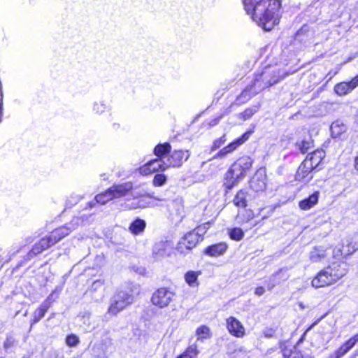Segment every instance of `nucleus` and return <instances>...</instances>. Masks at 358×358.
I'll return each mask as SVG.
<instances>
[{
	"label": "nucleus",
	"instance_id": "f257e3e1",
	"mask_svg": "<svg viewBox=\"0 0 358 358\" xmlns=\"http://www.w3.org/2000/svg\"><path fill=\"white\" fill-rule=\"evenodd\" d=\"M246 13L264 31H271L281 17V0H242Z\"/></svg>",
	"mask_w": 358,
	"mask_h": 358
},
{
	"label": "nucleus",
	"instance_id": "f03ea898",
	"mask_svg": "<svg viewBox=\"0 0 358 358\" xmlns=\"http://www.w3.org/2000/svg\"><path fill=\"white\" fill-rule=\"evenodd\" d=\"M75 229V224L72 222L55 228L48 235L40 238L34 244L28 252V257L33 258L42 253L68 236Z\"/></svg>",
	"mask_w": 358,
	"mask_h": 358
},
{
	"label": "nucleus",
	"instance_id": "7ed1b4c3",
	"mask_svg": "<svg viewBox=\"0 0 358 358\" xmlns=\"http://www.w3.org/2000/svg\"><path fill=\"white\" fill-rule=\"evenodd\" d=\"M348 273L345 262H334L320 271L312 280V286L321 288L331 285L345 276Z\"/></svg>",
	"mask_w": 358,
	"mask_h": 358
},
{
	"label": "nucleus",
	"instance_id": "20e7f679",
	"mask_svg": "<svg viewBox=\"0 0 358 358\" xmlns=\"http://www.w3.org/2000/svg\"><path fill=\"white\" fill-rule=\"evenodd\" d=\"M285 77V75L281 74L280 70L266 69L260 74L256 75L251 85L257 92L259 93L264 89L278 83Z\"/></svg>",
	"mask_w": 358,
	"mask_h": 358
},
{
	"label": "nucleus",
	"instance_id": "39448f33",
	"mask_svg": "<svg viewBox=\"0 0 358 358\" xmlns=\"http://www.w3.org/2000/svg\"><path fill=\"white\" fill-rule=\"evenodd\" d=\"M134 302V296L126 291H118L111 299L108 313L116 315Z\"/></svg>",
	"mask_w": 358,
	"mask_h": 358
},
{
	"label": "nucleus",
	"instance_id": "423d86ee",
	"mask_svg": "<svg viewBox=\"0 0 358 358\" xmlns=\"http://www.w3.org/2000/svg\"><path fill=\"white\" fill-rule=\"evenodd\" d=\"M252 166L250 157H243L235 162L227 173L226 179H240L247 176V172Z\"/></svg>",
	"mask_w": 358,
	"mask_h": 358
},
{
	"label": "nucleus",
	"instance_id": "0eeeda50",
	"mask_svg": "<svg viewBox=\"0 0 358 358\" xmlns=\"http://www.w3.org/2000/svg\"><path fill=\"white\" fill-rule=\"evenodd\" d=\"M176 293L170 288L160 287L152 295V303L159 308L167 307L174 299Z\"/></svg>",
	"mask_w": 358,
	"mask_h": 358
},
{
	"label": "nucleus",
	"instance_id": "6e6552de",
	"mask_svg": "<svg viewBox=\"0 0 358 358\" xmlns=\"http://www.w3.org/2000/svg\"><path fill=\"white\" fill-rule=\"evenodd\" d=\"M190 156L188 150H174L166 157L164 171L169 167H179L187 161Z\"/></svg>",
	"mask_w": 358,
	"mask_h": 358
},
{
	"label": "nucleus",
	"instance_id": "1a4fd4ad",
	"mask_svg": "<svg viewBox=\"0 0 358 358\" xmlns=\"http://www.w3.org/2000/svg\"><path fill=\"white\" fill-rule=\"evenodd\" d=\"M358 250V234H353L346 237L343 240L342 247L338 248L335 253L338 255L347 257Z\"/></svg>",
	"mask_w": 358,
	"mask_h": 358
},
{
	"label": "nucleus",
	"instance_id": "9d476101",
	"mask_svg": "<svg viewBox=\"0 0 358 358\" xmlns=\"http://www.w3.org/2000/svg\"><path fill=\"white\" fill-rule=\"evenodd\" d=\"M325 157V152L323 150H316L308 154L304 161L302 162L301 171L304 168L315 169L321 164Z\"/></svg>",
	"mask_w": 358,
	"mask_h": 358
},
{
	"label": "nucleus",
	"instance_id": "9b49d317",
	"mask_svg": "<svg viewBox=\"0 0 358 358\" xmlns=\"http://www.w3.org/2000/svg\"><path fill=\"white\" fill-rule=\"evenodd\" d=\"M165 161L162 159H156L152 160L138 169L139 173L142 176H149L153 173L157 171H164L165 167Z\"/></svg>",
	"mask_w": 358,
	"mask_h": 358
},
{
	"label": "nucleus",
	"instance_id": "f8f14e48",
	"mask_svg": "<svg viewBox=\"0 0 358 358\" xmlns=\"http://www.w3.org/2000/svg\"><path fill=\"white\" fill-rule=\"evenodd\" d=\"M289 275L287 271L285 268H281L271 275L269 278L265 281V285L268 290H272L276 285L282 282L287 280Z\"/></svg>",
	"mask_w": 358,
	"mask_h": 358
},
{
	"label": "nucleus",
	"instance_id": "ddd939ff",
	"mask_svg": "<svg viewBox=\"0 0 358 358\" xmlns=\"http://www.w3.org/2000/svg\"><path fill=\"white\" fill-rule=\"evenodd\" d=\"M170 215L176 221L180 222L185 217V208L182 198H176L169 205Z\"/></svg>",
	"mask_w": 358,
	"mask_h": 358
},
{
	"label": "nucleus",
	"instance_id": "4468645a",
	"mask_svg": "<svg viewBox=\"0 0 358 358\" xmlns=\"http://www.w3.org/2000/svg\"><path fill=\"white\" fill-rule=\"evenodd\" d=\"M227 328L229 332L237 337L241 338L245 335V328L242 323L235 317L231 316L226 320Z\"/></svg>",
	"mask_w": 358,
	"mask_h": 358
},
{
	"label": "nucleus",
	"instance_id": "2eb2a0df",
	"mask_svg": "<svg viewBox=\"0 0 358 358\" xmlns=\"http://www.w3.org/2000/svg\"><path fill=\"white\" fill-rule=\"evenodd\" d=\"M171 251V245L167 241H160L153 247L152 255L155 259H159L169 256Z\"/></svg>",
	"mask_w": 358,
	"mask_h": 358
},
{
	"label": "nucleus",
	"instance_id": "dca6fc26",
	"mask_svg": "<svg viewBox=\"0 0 358 358\" xmlns=\"http://www.w3.org/2000/svg\"><path fill=\"white\" fill-rule=\"evenodd\" d=\"M358 342V334L348 339L342 346L329 356V358H341Z\"/></svg>",
	"mask_w": 358,
	"mask_h": 358
},
{
	"label": "nucleus",
	"instance_id": "f3484780",
	"mask_svg": "<svg viewBox=\"0 0 358 358\" xmlns=\"http://www.w3.org/2000/svg\"><path fill=\"white\" fill-rule=\"evenodd\" d=\"M51 306V301H44L34 312L30 320L31 327L38 323L45 315Z\"/></svg>",
	"mask_w": 358,
	"mask_h": 358
},
{
	"label": "nucleus",
	"instance_id": "a211bd4d",
	"mask_svg": "<svg viewBox=\"0 0 358 358\" xmlns=\"http://www.w3.org/2000/svg\"><path fill=\"white\" fill-rule=\"evenodd\" d=\"M137 194H139L140 197L135 202L132 203V208H144L148 207H155L157 206V203L155 202V200L157 201H162V199H153L152 196H145L144 193H136Z\"/></svg>",
	"mask_w": 358,
	"mask_h": 358
},
{
	"label": "nucleus",
	"instance_id": "6ab92c4d",
	"mask_svg": "<svg viewBox=\"0 0 358 358\" xmlns=\"http://www.w3.org/2000/svg\"><path fill=\"white\" fill-rule=\"evenodd\" d=\"M110 191L113 198H119L123 196L131 190H134L133 184L131 182H127L120 185H115L111 187Z\"/></svg>",
	"mask_w": 358,
	"mask_h": 358
},
{
	"label": "nucleus",
	"instance_id": "aec40b11",
	"mask_svg": "<svg viewBox=\"0 0 358 358\" xmlns=\"http://www.w3.org/2000/svg\"><path fill=\"white\" fill-rule=\"evenodd\" d=\"M227 243L222 242L208 246L205 250V254L210 257H218L222 255L227 250Z\"/></svg>",
	"mask_w": 358,
	"mask_h": 358
},
{
	"label": "nucleus",
	"instance_id": "412c9836",
	"mask_svg": "<svg viewBox=\"0 0 358 358\" xmlns=\"http://www.w3.org/2000/svg\"><path fill=\"white\" fill-rule=\"evenodd\" d=\"M257 94L252 85H250L237 96L236 101L238 105L243 104Z\"/></svg>",
	"mask_w": 358,
	"mask_h": 358
},
{
	"label": "nucleus",
	"instance_id": "4be33fe9",
	"mask_svg": "<svg viewBox=\"0 0 358 358\" xmlns=\"http://www.w3.org/2000/svg\"><path fill=\"white\" fill-rule=\"evenodd\" d=\"M357 85L351 80L350 82H342L335 85L334 92L339 96L345 95Z\"/></svg>",
	"mask_w": 358,
	"mask_h": 358
},
{
	"label": "nucleus",
	"instance_id": "5701e85b",
	"mask_svg": "<svg viewBox=\"0 0 358 358\" xmlns=\"http://www.w3.org/2000/svg\"><path fill=\"white\" fill-rule=\"evenodd\" d=\"M103 297V282L100 280H95L91 285V299L96 301Z\"/></svg>",
	"mask_w": 358,
	"mask_h": 358
},
{
	"label": "nucleus",
	"instance_id": "b1692460",
	"mask_svg": "<svg viewBox=\"0 0 358 358\" xmlns=\"http://www.w3.org/2000/svg\"><path fill=\"white\" fill-rule=\"evenodd\" d=\"M319 192H315L308 198L301 201L299 206L301 210H307L315 206L318 202Z\"/></svg>",
	"mask_w": 358,
	"mask_h": 358
},
{
	"label": "nucleus",
	"instance_id": "393cba45",
	"mask_svg": "<svg viewBox=\"0 0 358 358\" xmlns=\"http://www.w3.org/2000/svg\"><path fill=\"white\" fill-rule=\"evenodd\" d=\"M145 227V221L140 218H136L130 224L129 230L133 235L138 236L144 232Z\"/></svg>",
	"mask_w": 358,
	"mask_h": 358
},
{
	"label": "nucleus",
	"instance_id": "a878e982",
	"mask_svg": "<svg viewBox=\"0 0 358 358\" xmlns=\"http://www.w3.org/2000/svg\"><path fill=\"white\" fill-rule=\"evenodd\" d=\"M253 218V211L250 209H246L245 208L240 209L238 211L237 215L236 217V222L240 224L248 222Z\"/></svg>",
	"mask_w": 358,
	"mask_h": 358
},
{
	"label": "nucleus",
	"instance_id": "bb28decb",
	"mask_svg": "<svg viewBox=\"0 0 358 358\" xmlns=\"http://www.w3.org/2000/svg\"><path fill=\"white\" fill-rule=\"evenodd\" d=\"M326 257V250L322 247L315 248L310 253V259L313 262H319Z\"/></svg>",
	"mask_w": 358,
	"mask_h": 358
},
{
	"label": "nucleus",
	"instance_id": "cd10ccee",
	"mask_svg": "<svg viewBox=\"0 0 358 358\" xmlns=\"http://www.w3.org/2000/svg\"><path fill=\"white\" fill-rule=\"evenodd\" d=\"M171 150V146L169 143H165L163 144H159L157 145L155 149H154V153L155 155L158 157V159H162L163 161H165L164 156L169 153Z\"/></svg>",
	"mask_w": 358,
	"mask_h": 358
},
{
	"label": "nucleus",
	"instance_id": "c85d7f7f",
	"mask_svg": "<svg viewBox=\"0 0 358 358\" xmlns=\"http://www.w3.org/2000/svg\"><path fill=\"white\" fill-rule=\"evenodd\" d=\"M183 241H186L189 247L194 248L201 241L196 231H192L186 234L183 237Z\"/></svg>",
	"mask_w": 358,
	"mask_h": 358
},
{
	"label": "nucleus",
	"instance_id": "c756f323",
	"mask_svg": "<svg viewBox=\"0 0 358 358\" xmlns=\"http://www.w3.org/2000/svg\"><path fill=\"white\" fill-rule=\"evenodd\" d=\"M347 129V127L340 120L334 122L331 125V131L334 137H338L344 133Z\"/></svg>",
	"mask_w": 358,
	"mask_h": 358
},
{
	"label": "nucleus",
	"instance_id": "7c9ffc66",
	"mask_svg": "<svg viewBox=\"0 0 358 358\" xmlns=\"http://www.w3.org/2000/svg\"><path fill=\"white\" fill-rule=\"evenodd\" d=\"M251 134L250 131H247L244 133L241 137L235 140L234 141L229 143L227 148L230 151V152L235 150L238 147L243 144L249 138Z\"/></svg>",
	"mask_w": 358,
	"mask_h": 358
},
{
	"label": "nucleus",
	"instance_id": "2f4dec72",
	"mask_svg": "<svg viewBox=\"0 0 358 358\" xmlns=\"http://www.w3.org/2000/svg\"><path fill=\"white\" fill-rule=\"evenodd\" d=\"M210 329L208 326L201 325L196 330V336L198 341H203L205 339H208L211 337Z\"/></svg>",
	"mask_w": 358,
	"mask_h": 358
},
{
	"label": "nucleus",
	"instance_id": "473e14b6",
	"mask_svg": "<svg viewBox=\"0 0 358 358\" xmlns=\"http://www.w3.org/2000/svg\"><path fill=\"white\" fill-rule=\"evenodd\" d=\"M296 147L304 154L313 147V141L310 138L296 143Z\"/></svg>",
	"mask_w": 358,
	"mask_h": 358
},
{
	"label": "nucleus",
	"instance_id": "72a5a7b5",
	"mask_svg": "<svg viewBox=\"0 0 358 358\" xmlns=\"http://www.w3.org/2000/svg\"><path fill=\"white\" fill-rule=\"evenodd\" d=\"M233 202L236 206L241 208V209L246 208L247 201L245 192L239 191L235 196Z\"/></svg>",
	"mask_w": 358,
	"mask_h": 358
},
{
	"label": "nucleus",
	"instance_id": "f704fd0d",
	"mask_svg": "<svg viewBox=\"0 0 358 358\" xmlns=\"http://www.w3.org/2000/svg\"><path fill=\"white\" fill-rule=\"evenodd\" d=\"M113 199V195L109 189L104 193L99 194L95 196V200L96 203L101 204H104Z\"/></svg>",
	"mask_w": 358,
	"mask_h": 358
},
{
	"label": "nucleus",
	"instance_id": "c9c22d12",
	"mask_svg": "<svg viewBox=\"0 0 358 358\" xmlns=\"http://www.w3.org/2000/svg\"><path fill=\"white\" fill-rule=\"evenodd\" d=\"M197 278L198 274L194 271H188L185 275V279L186 282L191 287H195L198 285Z\"/></svg>",
	"mask_w": 358,
	"mask_h": 358
},
{
	"label": "nucleus",
	"instance_id": "e433bc0d",
	"mask_svg": "<svg viewBox=\"0 0 358 358\" xmlns=\"http://www.w3.org/2000/svg\"><path fill=\"white\" fill-rule=\"evenodd\" d=\"M229 235L231 239L239 241L244 237V232L241 228H234L229 230Z\"/></svg>",
	"mask_w": 358,
	"mask_h": 358
},
{
	"label": "nucleus",
	"instance_id": "4c0bfd02",
	"mask_svg": "<svg viewBox=\"0 0 358 358\" xmlns=\"http://www.w3.org/2000/svg\"><path fill=\"white\" fill-rule=\"evenodd\" d=\"M250 187L255 192H262L266 188L264 180H249Z\"/></svg>",
	"mask_w": 358,
	"mask_h": 358
},
{
	"label": "nucleus",
	"instance_id": "58836bf2",
	"mask_svg": "<svg viewBox=\"0 0 358 358\" xmlns=\"http://www.w3.org/2000/svg\"><path fill=\"white\" fill-rule=\"evenodd\" d=\"M258 110V108H248L243 112L238 114V117L245 121L249 120Z\"/></svg>",
	"mask_w": 358,
	"mask_h": 358
},
{
	"label": "nucleus",
	"instance_id": "ea45409f",
	"mask_svg": "<svg viewBox=\"0 0 358 358\" xmlns=\"http://www.w3.org/2000/svg\"><path fill=\"white\" fill-rule=\"evenodd\" d=\"M79 342V338L74 334H68L65 338L66 345L70 348L76 347Z\"/></svg>",
	"mask_w": 358,
	"mask_h": 358
},
{
	"label": "nucleus",
	"instance_id": "a19ab883",
	"mask_svg": "<svg viewBox=\"0 0 358 358\" xmlns=\"http://www.w3.org/2000/svg\"><path fill=\"white\" fill-rule=\"evenodd\" d=\"M192 249V248L191 247H189V245H187L186 241H183V238L180 240L176 246L177 251L181 254H185Z\"/></svg>",
	"mask_w": 358,
	"mask_h": 358
},
{
	"label": "nucleus",
	"instance_id": "79ce46f5",
	"mask_svg": "<svg viewBox=\"0 0 358 358\" xmlns=\"http://www.w3.org/2000/svg\"><path fill=\"white\" fill-rule=\"evenodd\" d=\"M227 139H226V135L224 134L222 136H221L220 138L215 140L213 141V146L211 148V150L212 151H214L217 149H218L219 148H220L223 144H224V143L226 142Z\"/></svg>",
	"mask_w": 358,
	"mask_h": 358
},
{
	"label": "nucleus",
	"instance_id": "37998d69",
	"mask_svg": "<svg viewBox=\"0 0 358 358\" xmlns=\"http://www.w3.org/2000/svg\"><path fill=\"white\" fill-rule=\"evenodd\" d=\"M302 166V163L298 168L297 172H296V177L299 179H303L308 176V174L310 173L313 169H307L304 168L301 171H300L301 168Z\"/></svg>",
	"mask_w": 358,
	"mask_h": 358
},
{
	"label": "nucleus",
	"instance_id": "c03bdc74",
	"mask_svg": "<svg viewBox=\"0 0 358 358\" xmlns=\"http://www.w3.org/2000/svg\"><path fill=\"white\" fill-rule=\"evenodd\" d=\"M210 226L209 222L204 223L202 225L199 226L197 228H196L194 231H196L198 235L200 236V238L202 240V235L204 234L206 231L208 229Z\"/></svg>",
	"mask_w": 358,
	"mask_h": 358
},
{
	"label": "nucleus",
	"instance_id": "a18cd8bd",
	"mask_svg": "<svg viewBox=\"0 0 358 358\" xmlns=\"http://www.w3.org/2000/svg\"><path fill=\"white\" fill-rule=\"evenodd\" d=\"M106 109V104L102 102H95L94 103V110L97 113H101Z\"/></svg>",
	"mask_w": 358,
	"mask_h": 358
},
{
	"label": "nucleus",
	"instance_id": "49530a36",
	"mask_svg": "<svg viewBox=\"0 0 358 358\" xmlns=\"http://www.w3.org/2000/svg\"><path fill=\"white\" fill-rule=\"evenodd\" d=\"M229 153H231V152L226 146V147L223 148L222 150H220L218 152V153L215 156H214L213 158H218V157L222 158V157H225Z\"/></svg>",
	"mask_w": 358,
	"mask_h": 358
},
{
	"label": "nucleus",
	"instance_id": "de8ad7c7",
	"mask_svg": "<svg viewBox=\"0 0 358 358\" xmlns=\"http://www.w3.org/2000/svg\"><path fill=\"white\" fill-rule=\"evenodd\" d=\"M287 358H311L310 357H304L301 352H292Z\"/></svg>",
	"mask_w": 358,
	"mask_h": 358
},
{
	"label": "nucleus",
	"instance_id": "09e8293b",
	"mask_svg": "<svg viewBox=\"0 0 358 358\" xmlns=\"http://www.w3.org/2000/svg\"><path fill=\"white\" fill-rule=\"evenodd\" d=\"M13 340L11 337L6 338V341L3 343V347L5 349H8L10 348L13 345Z\"/></svg>",
	"mask_w": 358,
	"mask_h": 358
},
{
	"label": "nucleus",
	"instance_id": "8fccbe9b",
	"mask_svg": "<svg viewBox=\"0 0 358 358\" xmlns=\"http://www.w3.org/2000/svg\"><path fill=\"white\" fill-rule=\"evenodd\" d=\"M275 331L273 329H266L264 330L263 334L266 338L273 337Z\"/></svg>",
	"mask_w": 358,
	"mask_h": 358
},
{
	"label": "nucleus",
	"instance_id": "3c124183",
	"mask_svg": "<svg viewBox=\"0 0 358 358\" xmlns=\"http://www.w3.org/2000/svg\"><path fill=\"white\" fill-rule=\"evenodd\" d=\"M264 292H265V289L263 287H258L256 288V289L255 291V294L259 296L263 295L264 294Z\"/></svg>",
	"mask_w": 358,
	"mask_h": 358
},
{
	"label": "nucleus",
	"instance_id": "603ef678",
	"mask_svg": "<svg viewBox=\"0 0 358 358\" xmlns=\"http://www.w3.org/2000/svg\"><path fill=\"white\" fill-rule=\"evenodd\" d=\"M95 262H96L97 266H101L103 264L104 258L103 255H98L95 258Z\"/></svg>",
	"mask_w": 358,
	"mask_h": 358
},
{
	"label": "nucleus",
	"instance_id": "864d4df0",
	"mask_svg": "<svg viewBox=\"0 0 358 358\" xmlns=\"http://www.w3.org/2000/svg\"><path fill=\"white\" fill-rule=\"evenodd\" d=\"M166 180H152V184L155 187H162L165 184Z\"/></svg>",
	"mask_w": 358,
	"mask_h": 358
},
{
	"label": "nucleus",
	"instance_id": "5fc2aeb1",
	"mask_svg": "<svg viewBox=\"0 0 358 358\" xmlns=\"http://www.w3.org/2000/svg\"><path fill=\"white\" fill-rule=\"evenodd\" d=\"M221 117H217V118H215V119L212 120L210 122V123H209L210 126V127H213V126L216 125V124L219 122V121L220 120Z\"/></svg>",
	"mask_w": 358,
	"mask_h": 358
},
{
	"label": "nucleus",
	"instance_id": "6e6d98bb",
	"mask_svg": "<svg viewBox=\"0 0 358 358\" xmlns=\"http://www.w3.org/2000/svg\"><path fill=\"white\" fill-rule=\"evenodd\" d=\"M153 179H166V176L164 174H156Z\"/></svg>",
	"mask_w": 358,
	"mask_h": 358
},
{
	"label": "nucleus",
	"instance_id": "4d7b16f0",
	"mask_svg": "<svg viewBox=\"0 0 358 358\" xmlns=\"http://www.w3.org/2000/svg\"><path fill=\"white\" fill-rule=\"evenodd\" d=\"M338 71H339V69H338V70H337L336 71H335L334 73H333V72H331V71H330V72L329 73V75H330V78H332V76H334V75H336V74L338 73Z\"/></svg>",
	"mask_w": 358,
	"mask_h": 358
},
{
	"label": "nucleus",
	"instance_id": "13d9d810",
	"mask_svg": "<svg viewBox=\"0 0 358 358\" xmlns=\"http://www.w3.org/2000/svg\"><path fill=\"white\" fill-rule=\"evenodd\" d=\"M99 240L100 241V243H99V245L103 242V240L102 238H99Z\"/></svg>",
	"mask_w": 358,
	"mask_h": 358
},
{
	"label": "nucleus",
	"instance_id": "bf43d9fd",
	"mask_svg": "<svg viewBox=\"0 0 358 358\" xmlns=\"http://www.w3.org/2000/svg\"><path fill=\"white\" fill-rule=\"evenodd\" d=\"M101 354H104V352H105V348L101 347Z\"/></svg>",
	"mask_w": 358,
	"mask_h": 358
},
{
	"label": "nucleus",
	"instance_id": "052dcab7",
	"mask_svg": "<svg viewBox=\"0 0 358 358\" xmlns=\"http://www.w3.org/2000/svg\"><path fill=\"white\" fill-rule=\"evenodd\" d=\"M57 358V357H56Z\"/></svg>",
	"mask_w": 358,
	"mask_h": 358
}]
</instances>
